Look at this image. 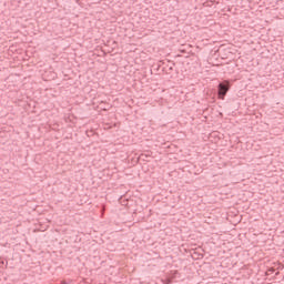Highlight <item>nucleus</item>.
<instances>
[{"label": "nucleus", "mask_w": 284, "mask_h": 284, "mask_svg": "<svg viewBox=\"0 0 284 284\" xmlns=\"http://www.w3.org/2000/svg\"><path fill=\"white\" fill-rule=\"evenodd\" d=\"M227 92H230V82L229 81L221 82L217 85L219 99H221L223 101L225 99V95L227 94Z\"/></svg>", "instance_id": "obj_1"}, {"label": "nucleus", "mask_w": 284, "mask_h": 284, "mask_svg": "<svg viewBox=\"0 0 284 284\" xmlns=\"http://www.w3.org/2000/svg\"><path fill=\"white\" fill-rule=\"evenodd\" d=\"M140 159H142L143 161H145V159H148V155L141 154V155H140Z\"/></svg>", "instance_id": "obj_2"}, {"label": "nucleus", "mask_w": 284, "mask_h": 284, "mask_svg": "<svg viewBox=\"0 0 284 284\" xmlns=\"http://www.w3.org/2000/svg\"><path fill=\"white\" fill-rule=\"evenodd\" d=\"M266 274H274V268H270Z\"/></svg>", "instance_id": "obj_3"}]
</instances>
